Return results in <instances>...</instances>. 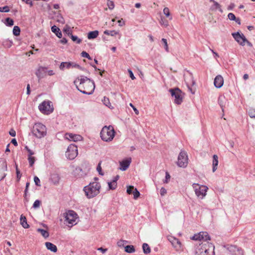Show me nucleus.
I'll use <instances>...</instances> for the list:
<instances>
[{
    "label": "nucleus",
    "mask_w": 255,
    "mask_h": 255,
    "mask_svg": "<svg viewBox=\"0 0 255 255\" xmlns=\"http://www.w3.org/2000/svg\"><path fill=\"white\" fill-rule=\"evenodd\" d=\"M191 239L194 240L203 241L196 251L198 255H213L214 246L212 244L207 242L211 240L207 232H201L198 234L194 235Z\"/></svg>",
    "instance_id": "1"
},
{
    "label": "nucleus",
    "mask_w": 255,
    "mask_h": 255,
    "mask_svg": "<svg viewBox=\"0 0 255 255\" xmlns=\"http://www.w3.org/2000/svg\"><path fill=\"white\" fill-rule=\"evenodd\" d=\"M74 83L77 89L85 94H92L95 88L94 82L84 76L77 78Z\"/></svg>",
    "instance_id": "2"
},
{
    "label": "nucleus",
    "mask_w": 255,
    "mask_h": 255,
    "mask_svg": "<svg viewBox=\"0 0 255 255\" xmlns=\"http://www.w3.org/2000/svg\"><path fill=\"white\" fill-rule=\"evenodd\" d=\"M100 188L101 185L99 182H93L85 186L84 188V191L88 198H92L99 194Z\"/></svg>",
    "instance_id": "3"
},
{
    "label": "nucleus",
    "mask_w": 255,
    "mask_h": 255,
    "mask_svg": "<svg viewBox=\"0 0 255 255\" xmlns=\"http://www.w3.org/2000/svg\"><path fill=\"white\" fill-rule=\"evenodd\" d=\"M115 131L113 126H105L102 129L100 133L102 139L105 141H112L115 136Z\"/></svg>",
    "instance_id": "4"
},
{
    "label": "nucleus",
    "mask_w": 255,
    "mask_h": 255,
    "mask_svg": "<svg viewBox=\"0 0 255 255\" xmlns=\"http://www.w3.org/2000/svg\"><path fill=\"white\" fill-rule=\"evenodd\" d=\"M65 224L69 227L76 225L79 218L78 214L73 210H68L64 214Z\"/></svg>",
    "instance_id": "5"
},
{
    "label": "nucleus",
    "mask_w": 255,
    "mask_h": 255,
    "mask_svg": "<svg viewBox=\"0 0 255 255\" xmlns=\"http://www.w3.org/2000/svg\"><path fill=\"white\" fill-rule=\"evenodd\" d=\"M32 133L36 137L41 138L46 135V127L40 123H36L33 127Z\"/></svg>",
    "instance_id": "6"
},
{
    "label": "nucleus",
    "mask_w": 255,
    "mask_h": 255,
    "mask_svg": "<svg viewBox=\"0 0 255 255\" xmlns=\"http://www.w3.org/2000/svg\"><path fill=\"white\" fill-rule=\"evenodd\" d=\"M192 186L194 189L195 194L198 197L202 199L206 196V193L208 190L207 186L205 185L200 186L196 183H194Z\"/></svg>",
    "instance_id": "7"
},
{
    "label": "nucleus",
    "mask_w": 255,
    "mask_h": 255,
    "mask_svg": "<svg viewBox=\"0 0 255 255\" xmlns=\"http://www.w3.org/2000/svg\"><path fill=\"white\" fill-rule=\"evenodd\" d=\"M40 111L46 115H49L53 112L54 108L52 102L49 101H44L38 106Z\"/></svg>",
    "instance_id": "8"
},
{
    "label": "nucleus",
    "mask_w": 255,
    "mask_h": 255,
    "mask_svg": "<svg viewBox=\"0 0 255 255\" xmlns=\"http://www.w3.org/2000/svg\"><path fill=\"white\" fill-rule=\"evenodd\" d=\"M172 97L174 98V103L177 105L181 104L183 101L184 94L179 88L170 89L169 90Z\"/></svg>",
    "instance_id": "9"
},
{
    "label": "nucleus",
    "mask_w": 255,
    "mask_h": 255,
    "mask_svg": "<svg viewBox=\"0 0 255 255\" xmlns=\"http://www.w3.org/2000/svg\"><path fill=\"white\" fill-rule=\"evenodd\" d=\"M177 164L180 167L185 168L188 163L187 153L184 150H181L178 156Z\"/></svg>",
    "instance_id": "10"
},
{
    "label": "nucleus",
    "mask_w": 255,
    "mask_h": 255,
    "mask_svg": "<svg viewBox=\"0 0 255 255\" xmlns=\"http://www.w3.org/2000/svg\"><path fill=\"white\" fill-rule=\"evenodd\" d=\"M78 155L77 147L73 144H70L66 152V156L70 159H74Z\"/></svg>",
    "instance_id": "11"
},
{
    "label": "nucleus",
    "mask_w": 255,
    "mask_h": 255,
    "mask_svg": "<svg viewBox=\"0 0 255 255\" xmlns=\"http://www.w3.org/2000/svg\"><path fill=\"white\" fill-rule=\"evenodd\" d=\"M167 239L177 251L182 250V244L178 239L170 236L167 237Z\"/></svg>",
    "instance_id": "12"
},
{
    "label": "nucleus",
    "mask_w": 255,
    "mask_h": 255,
    "mask_svg": "<svg viewBox=\"0 0 255 255\" xmlns=\"http://www.w3.org/2000/svg\"><path fill=\"white\" fill-rule=\"evenodd\" d=\"M232 36L236 41L241 45L244 46L246 44L247 39L243 34H241L239 32L233 33Z\"/></svg>",
    "instance_id": "13"
},
{
    "label": "nucleus",
    "mask_w": 255,
    "mask_h": 255,
    "mask_svg": "<svg viewBox=\"0 0 255 255\" xmlns=\"http://www.w3.org/2000/svg\"><path fill=\"white\" fill-rule=\"evenodd\" d=\"M7 164L4 160L0 161V181L4 178L6 174Z\"/></svg>",
    "instance_id": "14"
},
{
    "label": "nucleus",
    "mask_w": 255,
    "mask_h": 255,
    "mask_svg": "<svg viewBox=\"0 0 255 255\" xmlns=\"http://www.w3.org/2000/svg\"><path fill=\"white\" fill-rule=\"evenodd\" d=\"M65 138L70 141H78L82 140L83 137L80 134L67 133L65 135Z\"/></svg>",
    "instance_id": "15"
},
{
    "label": "nucleus",
    "mask_w": 255,
    "mask_h": 255,
    "mask_svg": "<svg viewBox=\"0 0 255 255\" xmlns=\"http://www.w3.org/2000/svg\"><path fill=\"white\" fill-rule=\"evenodd\" d=\"M214 86L217 88H221L224 84V79H223V77L220 75H217L215 78L214 81Z\"/></svg>",
    "instance_id": "16"
},
{
    "label": "nucleus",
    "mask_w": 255,
    "mask_h": 255,
    "mask_svg": "<svg viewBox=\"0 0 255 255\" xmlns=\"http://www.w3.org/2000/svg\"><path fill=\"white\" fill-rule=\"evenodd\" d=\"M131 158H128L125 160H123V161H121L120 162V170L122 171H125L129 167L130 163L131 162Z\"/></svg>",
    "instance_id": "17"
},
{
    "label": "nucleus",
    "mask_w": 255,
    "mask_h": 255,
    "mask_svg": "<svg viewBox=\"0 0 255 255\" xmlns=\"http://www.w3.org/2000/svg\"><path fill=\"white\" fill-rule=\"evenodd\" d=\"M47 68L45 67H39L37 69L36 75L39 78L44 77L46 75Z\"/></svg>",
    "instance_id": "18"
},
{
    "label": "nucleus",
    "mask_w": 255,
    "mask_h": 255,
    "mask_svg": "<svg viewBox=\"0 0 255 255\" xmlns=\"http://www.w3.org/2000/svg\"><path fill=\"white\" fill-rule=\"evenodd\" d=\"M210 2H213V4L210 7V10L212 11L218 9L221 12H223V10L221 8L220 4L214 0H210Z\"/></svg>",
    "instance_id": "19"
},
{
    "label": "nucleus",
    "mask_w": 255,
    "mask_h": 255,
    "mask_svg": "<svg viewBox=\"0 0 255 255\" xmlns=\"http://www.w3.org/2000/svg\"><path fill=\"white\" fill-rule=\"evenodd\" d=\"M105 34L110 35L111 36H118V38L120 39L121 37V34L119 31L116 30H106L104 32Z\"/></svg>",
    "instance_id": "20"
},
{
    "label": "nucleus",
    "mask_w": 255,
    "mask_h": 255,
    "mask_svg": "<svg viewBox=\"0 0 255 255\" xmlns=\"http://www.w3.org/2000/svg\"><path fill=\"white\" fill-rule=\"evenodd\" d=\"M45 246L48 250H50V251L54 253L56 252L57 251V247L51 243L46 242Z\"/></svg>",
    "instance_id": "21"
},
{
    "label": "nucleus",
    "mask_w": 255,
    "mask_h": 255,
    "mask_svg": "<svg viewBox=\"0 0 255 255\" xmlns=\"http://www.w3.org/2000/svg\"><path fill=\"white\" fill-rule=\"evenodd\" d=\"M51 31L54 33L58 37L61 38L62 37V35L61 31L56 26L54 25L52 26Z\"/></svg>",
    "instance_id": "22"
},
{
    "label": "nucleus",
    "mask_w": 255,
    "mask_h": 255,
    "mask_svg": "<svg viewBox=\"0 0 255 255\" xmlns=\"http://www.w3.org/2000/svg\"><path fill=\"white\" fill-rule=\"evenodd\" d=\"M218 157L217 155H214L213 157V172H215L218 165Z\"/></svg>",
    "instance_id": "23"
},
{
    "label": "nucleus",
    "mask_w": 255,
    "mask_h": 255,
    "mask_svg": "<svg viewBox=\"0 0 255 255\" xmlns=\"http://www.w3.org/2000/svg\"><path fill=\"white\" fill-rule=\"evenodd\" d=\"M99 35V31L98 30H95L90 31L88 33L87 37L89 39H94L97 37Z\"/></svg>",
    "instance_id": "24"
},
{
    "label": "nucleus",
    "mask_w": 255,
    "mask_h": 255,
    "mask_svg": "<svg viewBox=\"0 0 255 255\" xmlns=\"http://www.w3.org/2000/svg\"><path fill=\"white\" fill-rule=\"evenodd\" d=\"M20 223L22 226L25 229H27L29 227L27 223L26 218L22 215L20 217Z\"/></svg>",
    "instance_id": "25"
},
{
    "label": "nucleus",
    "mask_w": 255,
    "mask_h": 255,
    "mask_svg": "<svg viewBox=\"0 0 255 255\" xmlns=\"http://www.w3.org/2000/svg\"><path fill=\"white\" fill-rule=\"evenodd\" d=\"M59 179L60 177L57 174H53L51 175L50 180L54 184H57Z\"/></svg>",
    "instance_id": "26"
},
{
    "label": "nucleus",
    "mask_w": 255,
    "mask_h": 255,
    "mask_svg": "<svg viewBox=\"0 0 255 255\" xmlns=\"http://www.w3.org/2000/svg\"><path fill=\"white\" fill-rule=\"evenodd\" d=\"M142 249L143 253L145 254H147L150 253V248L148 245L146 243H144L142 245Z\"/></svg>",
    "instance_id": "27"
},
{
    "label": "nucleus",
    "mask_w": 255,
    "mask_h": 255,
    "mask_svg": "<svg viewBox=\"0 0 255 255\" xmlns=\"http://www.w3.org/2000/svg\"><path fill=\"white\" fill-rule=\"evenodd\" d=\"M37 231L38 233H40L41 235L45 238H47L49 237V233L46 230L41 229H38Z\"/></svg>",
    "instance_id": "28"
},
{
    "label": "nucleus",
    "mask_w": 255,
    "mask_h": 255,
    "mask_svg": "<svg viewBox=\"0 0 255 255\" xmlns=\"http://www.w3.org/2000/svg\"><path fill=\"white\" fill-rule=\"evenodd\" d=\"M70 62H62L60 66H59V68L61 70H63L65 68H67V69H70Z\"/></svg>",
    "instance_id": "29"
},
{
    "label": "nucleus",
    "mask_w": 255,
    "mask_h": 255,
    "mask_svg": "<svg viewBox=\"0 0 255 255\" xmlns=\"http://www.w3.org/2000/svg\"><path fill=\"white\" fill-rule=\"evenodd\" d=\"M125 251L128 253H132L135 252V249L133 246L128 245L125 247Z\"/></svg>",
    "instance_id": "30"
},
{
    "label": "nucleus",
    "mask_w": 255,
    "mask_h": 255,
    "mask_svg": "<svg viewBox=\"0 0 255 255\" xmlns=\"http://www.w3.org/2000/svg\"><path fill=\"white\" fill-rule=\"evenodd\" d=\"M102 101L104 104L106 106L110 108H113V107H112V105L110 102V100L108 98L104 97Z\"/></svg>",
    "instance_id": "31"
},
{
    "label": "nucleus",
    "mask_w": 255,
    "mask_h": 255,
    "mask_svg": "<svg viewBox=\"0 0 255 255\" xmlns=\"http://www.w3.org/2000/svg\"><path fill=\"white\" fill-rule=\"evenodd\" d=\"M109 187L111 190L115 189L117 187V183L115 181H112L108 183Z\"/></svg>",
    "instance_id": "32"
},
{
    "label": "nucleus",
    "mask_w": 255,
    "mask_h": 255,
    "mask_svg": "<svg viewBox=\"0 0 255 255\" xmlns=\"http://www.w3.org/2000/svg\"><path fill=\"white\" fill-rule=\"evenodd\" d=\"M70 68H77L80 70H83V69L78 64L75 62H70Z\"/></svg>",
    "instance_id": "33"
},
{
    "label": "nucleus",
    "mask_w": 255,
    "mask_h": 255,
    "mask_svg": "<svg viewBox=\"0 0 255 255\" xmlns=\"http://www.w3.org/2000/svg\"><path fill=\"white\" fill-rule=\"evenodd\" d=\"M20 29L18 26H14L13 28V33L15 36L20 35Z\"/></svg>",
    "instance_id": "34"
},
{
    "label": "nucleus",
    "mask_w": 255,
    "mask_h": 255,
    "mask_svg": "<svg viewBox=\"0 0 255 255\" xmlns=\"http://www.w3.org/2000/svg\"><path fill=\"white\" fill-rule=\"evenodd\" d=\"M225 101V97H219V102L220 105V106L222 108V111H224V107H225V105L224 104V101Z\"/></svg>",
    "instance_id": "35"
},
{
    "label": "nucleus",
    "mask_w": 255,
    "mask_h": 255,
    "mask_svg": "<svg viewBox=\"0 0 255 255\" xmlns=\"http://www.w3.org/2000/svg\"><path fill=\"white\" fill-rule=\"evenodd\" d=\"M64 32L67 33L68 35H70L72 34L71 28L68 25H66L63 29Z\"/></svg>",
    "instance_id": "36"
},
{
    "label": "nucleus",
    "mask_w": 255,
    "mask_h": 255,
    "mask_svg": "<svg viewBox=\"0 0 255 255\" xmlns=\"http://www.w3.org/2000/svg\"><path fill=\"white\" fill-rule=\"evenodd\" d=\"M13 23L14 22L12 19L9 17H7L5 19V24L7 26H11L13 25Z\"/></svg>",
    "instance_id": "37"
},
{
    "label": "nucleus",
    "mask_w": 255,
    "mask_h": 255,
    "mask_svg": "<svg viewBox=\"0 0 255 255\" xmlns=\"http://www.w3.org/2000/svg\"><path fill=\"white\" fill-rule=\"evenodd\" d=\"M28 162L29 163L30 166L32 167L35 161V158L34 157L32 156H29L28 158Z\"/></svg>",
    "instance_id": "38"
},
{
    "label": "nucleus",
    "mask_w": 255,
    "mask_h": 255,
    "mask_svg": "<svg viewBox=\"0 0 255 255\" xmlns=\"http://www.w3.org/2000/svg\"><path fill=\"white\" fill-rule=\"evenodd\" d=\"M107 5L110 9L112 10L115 7V4L113 1L107 0Z\"/></svg>",
    "instance_id": "39"
},
{
    "label": "nucleus",
    "mask_w": 255,
    "mask_h": 255,
    "mask_svg": "<svg viewBox=\"0 0 255 255\" xmlns=\"http://www.w3.org/2000/svg\"><path fill=\"white\" fill-rule=\"evenodd\" d=\"M161 41L163 42L164 47L166 52H169V48L168 46L167 41L165 38H162Z\"/></svg>",
    "instance_id": "40"
},
{
    "label": "nucleus",
    "mask_w": 255,
    "mask_h": 255,
    "mask_svg": "<svg viewBox=\"0 0 255 255\" xmlns=\"http://www.w3.org/2000/svg\"><path fill=\"white\" fill-rule=\"evenodd\" d=\"M70 36L72 40L73 41L76 42L78 44H80L82 40L77 36L73 35L72 34L70 35Z\"/></svg>",
    "instance_id": "41"
},
{
    "label": "nucleus",
    "mask_w": 255,
    "mask_h": 255,
    "mask_svg": "<svg viewBox=\"0 0 255 255\" xmlns=\"http://www.w3.org/2000/svg\"><path fill=\"white\" fill-rule=\"evenodd\" d=\"M133 195V198L134 199H136L140 195V193L139 191L137 190L136 188H134V190L132 192Z\"/></svg>",
    "instance_id": "42"
},
{
    "label": "nucleus",
    "mask_w": 255,
    "mask_h": 255,
    "mask_svg": "<svg viewBox=\"0 0 255 255\" xmlns=\"http://www.w3.org/2000/svg\"><path fill=\"white\" fill-rule=\"evenodd\" d=\"M248 113L251 118H255V109H252L249 110Z\"/></svg>",
    "instance_id": "43"
},
{
    "label": "nucleus",
    "mask_w": 255,
    "mask_h": 255,
    "mask_svg": "<svg viewBox=\"0 0 255 255\" xmlns=\"http://www.w3.org/2000/svg\"><path fill=\"white\" fill-rule=\"evenodd\" d=\"M163 13L167 17H169L170 15L169 9L168 7H165L163 9Z\"/></svg>",
    "instance_id": "44"
},
{
    "label": "nucleus",
    "mask_w": 255,
    "mask_h": 255,
    "mask_svg": "<svg viewBox=\"0 0 255 255\" xmlns=\"http://www.w3.org/2000/svg\"><path fill=\"white\" fill-rule=\"evenodd\" d=\"M97 170L99 172V174L103 175L104 173L102 171V167H101V161H100L97 167Z\"/></svg>",
    "instance_id": "45"
},
{
    "label": "nucleus",
    "mask_w": 255,
    "mask_h": 255,
    "mask_svg": "<svg viewBox=\"0 0 255 255\" xmlns=\"http://www.w3.org/2000/svg\"><path fill=\"white\" fill-rule=\"evenodd\" d=\"M134 187L133 186H129L127 188V192L128 194H131L133 190H134Z\"/></svg>",
    "instance_id": "46"
},
{
    "label": "nucleus",
    "mask_w": 255,
    "mask_h": 255,
    "mask_svg": "<svg viewBox=\"0 0 255 255\" xmlns=\"http://www.w3.org/2000/svg\"><path fill=\"white\" fill-rule=\"evenodd\" d=\"M40 204H41V202L38 200H36L34 201V202L33 204V207L34 208H39L40 205Z\"/></svg>",
    "instance_id": "47"
},
{
    "label": "nucleus",
    "mask_w": 255,
    "mask_h": 255,
    "mask_svg": "<svg viewBox=\"0 0 255 255\" xmlns=\"http://www.w3.org/2000/svg\"><path fill=\"white\" fill-rule=\"evenodd\" d=\"M9 11V8L8 6H4L3 7H0V12H7Z\"/></svg>",
    "instance_id": "48"
},
{
    "label": "nucleus",
    "mask_w": 255,
    "mask_h": 255,
    "mask_svg": "<svg viewBox=\"0 0 255 255\" xmlns=\"http://www.w3.org/2000/svg\"><path fill=\"white\" fill-rule=\"evenodd\" d=\"M34 181L35 182V184H36V185H37V186H41V184H40V179H39V178L37 176H34Z\"/></svg>",
    "instance_id": "49"
},
{
    "label": "nucleus",
    "mask_w": 255,
    "mask_h": 255,
    "mask_svg": "<svg viewBox=\"0 0 255 255\" xmlns=\"http://www.w3.org/2000/svg\"><path fill=\"white\" fill-rule=\"evenodd\" d=\"M228 17L231 20H235L236 18L235 15L233 13H229L228 15Z\"/></svg>",
    "instance_id": "50"
},
{
    "label": "nucleus",
    "mask_w": 255,
    "mask_h": 255,
    "mask_svg": "<svg viewBox=\"0 0 255 255\" xmlns=\"http://www.w3.org/2000/svg\"><path fill=\"white\" fill-rule=\"evenodd\" d=\"M127 243V241H124V240H120L117 243V245L120 247H124L125 244Z\"/></svg>",
    "instance_id": "51"
},
{
    "label": "nucleus",
    "mask_w": 255,
    "mask_h": 255,
    "mask_svg": "<svg viewBox=\"0 0 255 255\" xmlns=\"http://www.w3.org/2000/svg\"><path fill=\"white\" fill-rule=\"evenodd\" d=\"M81 56L83 57H85L89 59H91V58L90 56L89 55V54L85 51H83L81 53Z\"/></svg>",
    "instance_id": "52"
},
{
    "label": "nucleus",
    "mask_w": 255,
    "mask_h": 255,
    "mask_svg": "<svg viewBox=\"0 0 255 255\" xmlns=\"http://www.w3.org/2000/svg\"><path fill=\"white\" fill-rule=\"evenodd\" d=\"M170 178V174H169L168 172H166V175H165V179L164 180V183H168L169 182V180Z\"/></svg>",
    "instance_id": "53"
},
{
    "label": "nucleus",
    "mask_w": 255,
    "mask_h": 255,
    "mask_svg": "<svg viewBox=\"0 0 255 255\" xmlns=\"http://www.w3.org/2000/svg\"><path fill=\"white\" fill-rule=\"evenodd\" d=\"M160 23L161 24V25H164L166 27L168 25V22L167 20L165 19H161V21H160Z\"/></svg>",
    "instance_id": "54"
},
{
    "label": "nucleus",
    "mask_w": 255,
    "mask_h": 255,
    "mask_svg": "<svg viewBox=\"0 0 255 255\" xmlns=\"http://www.w3.org/2000/svg\"><path fill=\"white\" fill-rule=\"evenodd\" d=\"M166 193H167V191L165 188L162 187L160 189V194L161 195V196H164L166 194Z\"/></svg>",
    "instance_id": "55"
},
{
    "label": "nucleus",
    "mask_w": 255,
    "mask_h": 255,
    "mask_svg": "<svg viewBox=\"0 0 255 255\" xmlns=\"http://www.w3.org/2000/svg\"><path fill=\"white\" fill-rule=\"evenodd\" d=\"M129 106L132 108L135 114L136 115H138L139 114V111L137 110V109L131 103L129 104Z\"/></svg>",
    "instance_id": "56"
},
{
    "label": "nucleus",
    "mask_w": 255,
    "mask_h": 255,
    "mask_svg": "<svg viewBox=\"0 0 255 255\" xmlns=\"http://www.w3.org/2000/svg\"><path fill=\"white\" fill-rule=\"evenodd\" d=\"M29 185H30L29 182H27L26 184L25 189L24 191V197H26V196L27 195V191H28V189Z\"/></svg>",
    "instance_id": "57"
},
{
    "label": "nucleus",
    "mask_w": 255,
    "mask_h": 255,
    "mask_svg": "<svg viewBox=\"0 0 255 255\" xmlns=\"http://www.w3.org/2000/svg\"><path fill=\"white\" fill-rule=\"evenodd\" d=\"M16 170L17 179V180L19 181L21 178V174H20V171L18 169L17 167H16Z\"/></svg>",
    "instance_id": "58"
},
{
    "label": "nucleus",
    "mask_w": 255,
    "mask_h": 255,
    "mask_svg": "<svg viewBox=\"0 0 255 255\" xmlns=\"http://www.w3.org/2000/svg\"><path fill=\"white\" fill-rule=\"evenodd\" d=\"M46 74H47L49 76H53L55 74V72L52 70H48L47 69Z\"/></svg>",
    "instance_id": "59"
},
{
    "label": "nucleus",
    "mask_w": 255,
    "mask_h": 255,
    "mask_svg": "<svg viewBox=\"0 0 255 255\" xmlns=\"http://www.w3.org/2000/svg\"><path fill=\"white\" fill-rule=\"evenodd\" d=\"M25 149L27 150V151L28 152V156H32L33 154H34V152L30 150L27 146H25Z\"/></svg>",
    "instance_id": "60"
},
{
    "label": "nucleus",
    "mask_w": 255,
    "mask_h": 255,
    "mask_svg": "<svg viewBox=\"0 0 255 255\" xmlns=\"http://www.w3.org/2000/svg\"><path fill=\"white\" fill-rule=\"evenodd\" d=\"M128 72H129V76L131 78V79L132 80L135 79V78L133 73L132 72V71L130 69H128Z\"/></svg>",
    "instance_id": "61"
},
{
    "label": "nucleus",
    "mask_w": 255,
    "mask_h": 255,
    "mask_svg": "<svg viewBox=\"0 0 255 255\" xmlns=\"http://www.w3.org/2000/svg\"><path fill=\"white\" fill-rule=\"evenodd\" d=\"M9 133L12 136H15L16 135L15 131L13 129L10 130Z\"/></svg>",
    "instance_id": "62"
},
{
    "label": "nucleus",
    "mask_w": 255,
    "mask_h": 255,
    "mask_svg": "<svg viewBox=\"0 0 255 255\" xmlns=\"http://www.w3.org/2000/svg\"><path fill=\"white\" fill-rule=\"evenodd\" d=\"M11 142L15 146H17L18 144L16 139L13 138L11 140Z\"/></svg>",
    "instance_id": "63"
},
{
    "label": "nucleus",
    "mask_w": 255,
    "mask_h": 255,
    "mask_svg": "<svg viewBox=\"0 0 255 255\" xmlns=\"http://www.w3.org/2000/svg\"><path fill=\"white\" fill-rule=\"evenodd\" d=\"M235 7V4L234 3H231L228 7V10H232Z\"/></svg>",
    "instance_id": "64"
}]
</instances>
